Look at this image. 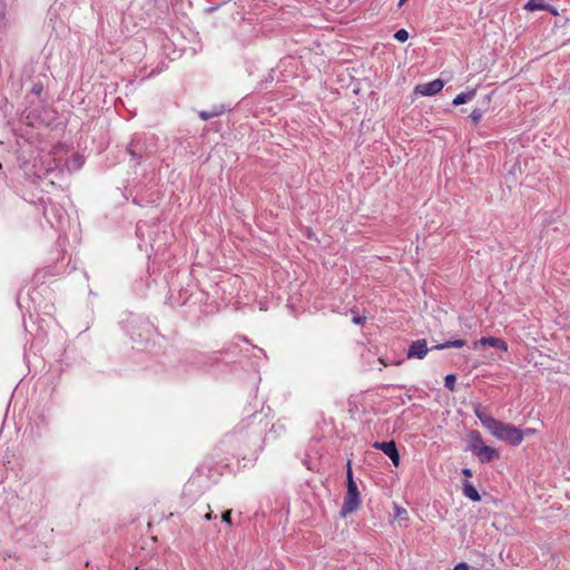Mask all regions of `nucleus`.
<instances>
[{
	"label": "nucleus",
	"mask_w": 570,
	"mask_h": 570,
	"mask_svg": "<svg viewBox=\"0 0 570 570\" xmlns=\"http://www.w3.org/2000/svg\"><path fill=\"white\" fill-rule=\"evenodd\" d=\"M266 425L262 422V419L258 420L257 414H253L236 426L234 438L237 442L244 443L246 449L240 453L243 459L248 456V460H256L257 454L263 450V435Z\"/></svg>",
	"instance_id": "f257e3e1"
},
{
	"label": "nucleus",
	"mask_w": 570,
	"mask_h": 570,
	"mask_svg": "<svg viewBox=\"0 0 570 570\" xmlns=\"http://www.w3.org/2000/svg\"><path fill=\"white\" fill-rule=\"evenodd\" d=\"M475 415L482 425L498 440L512 446H517L522 443L524 439V432L522 430L510 423L499 421L481 410H476Z\"/></svg>",
	"instance_id": "f03ea898"
},
{
	"label": "nucleus",
	"mask_w": 570,
	"mask_h": 570,
	"mask_svg": "<svg viewBox=\"0 0 570 570\" xmlns=\"http://www.w3.org/2000/svg\"><path fill=\"white\" fill-rule=\"evenodd\" d=\"M361 504L360 492L357 489V484L354 481L353 472L351 468V462H347V473H346V493L344 497V501L341 508V515L346 517L353 512H355Z\"/></svg>",
	"instance_id": "7ed1b4c3"
},
{
	"label": "nucleus",
	"mask_w": 570,
	"mask_h": 570,
	"mask_svg": "<svg viewBox=\"0 0 570 570\" xmlns=\"http://www.w3.org/2000/svg\"><path fill=\"white\" fill-rule=\"evenodd\" d=\"M43 216L53 228H59L66 217V210L58 204L50 202L43 206Z\"/></svg>",
	"instance_id": "20e7f679"
},
{
	"label": "nucleus",
	"mask_w": 570,
	"mask_h": 570,
	"mask_svg": "<svg viewBox=\"0 0 570 570\" xmlns=\"http://www.w3.org/2000/svg\"><path fill=\"white\" fill-rule=\"evenodd\" d=\"M127 151L136 164H140L146 151V142L144 137L140 135H135L127 147Z\"/></svg>",
	"instance_id": "39448f33"
},
{
	"label": "nucleus",
	"mask_w": 570,
	"mask_h": 570,
	"mask_svg": "<svg viewBox=\"0 0 570 570\" xmlns=\"http://www.w3.org/2000/svg\"><path fill=\"white\" fill-rule=\"evenodd\" d=\"M468 450L471 451L481 463H489L499 456V453L494 448L488 445H468Z\"/></svg>",
	"instance_id": "423d86ee"
},
{
	"label": "nucleus",
	"mask_w": 570,
	"mask_h": 570,
	"mask_svg": "<svg viewBox=\"0 0 570 570\" xmlns=\"http://www.w3.org/2000/svg\"><path fill=\"white\" fill-rule=\"evenodd\" d=\"M429 351H433L432 347H428V342L424 338L413 341L407 351H406V357L409 360L417 358L423 360Z\"/></svg>",
	"instance_id": "0eeeda50"
},
{
	"label": "nucleus",
	"mask_w": 570,
	"mask_h": 570,
	"mask_svg": "<svg viewBox=\"0 0 570 570\" xmlns=\"http://www.w3.org/2000/svg\"><path fill=\"white\" fill-rule=\"evenodd\" d=\"M373 448L381 450L384 454H386L394 466H399L400 464V453L396 448L395 441L391 440L387 442H375Z\"/></svg>",
	"instance_id": "6e6552de"
},
{
	"label": "nucleus",
	"mask_w": 570,
	"mask_h": 570,
	"mask_svg": "<svg viewBox=\"0 0 570 570\" xmlns=\"http://www.w3.org/2000/svg\"><path fill=\"white\" fill-rule=\"evenodd\" d=\"M444 87L441 79H434L430 82L421 83L415 87V92L422 96H433L440 92Z\"/></svg>",
	"instance_id": "1a4fd4ad"
},
{
	"label": "nucleus",
	"mask_w": 570,
	"mask_h": 570,
	"mask_svg": "<svg viewBox=\"0 0 570 570\" xmlns=\"http://www.w3.org/2000/svg\"><path fill=\"white\" fill-rule=\"evenodd\" d=\"M478 344H480L482 346H491V347H494V348H498V350H501L504 352L508 351L507 342L499 337H493V336L482 337L478 342H475V345H478Z\"/></svg>",
	"instance_id": "9d476101"
},
{
	"label": "nucleus",
	"mask_w": 570,
	"mask_h": 570,
	"mask_svg": "<svg viewBox=\"0 0 570 570\" xmlns=\"http://www.w3.org/2000/svg\"><path fill=\"white\" fill-rule=\"evenodd\" d=\"M524 9L531 12L535 10H547L552 14H557V11L546 4L544 0H528V2L524 4Z\"/></svg>",
	"instance_id": "9b49d317"
},
{
	"label": "nucleus",
	"mask_w": 570,
	"mask_h": 570,
	"mask_svg": "<svg viewBox=\"0 0 570 570\" xmlns=\"http://www.w3.org/2000/svg\"><path fill=\"white\" fill-rule=\"evenodd\" d=\"M462 491H463L464 497H466L471 501H473V502L481 501V497H480L478 490L475 489V487L471 482L465 481L463 483Z\"/></svg>",
	"instance_id": "f8f14e48"
},
{
	"label": "nucleus",
	"mask_w": 570,
	"mask_h": 570,
	"mask_svg": "<svg viewBox=\"0 0 570 570\" xmlns=\"http://www.w3.org/2000/svg\"><path fill=\"white\" fill-rule=\"evenodd\" d=\"M225 112V107L224 106H214L210 110H202L199 111V117L203 119V120H208V119H212L214 117H218L220 115H223Z\"/></svg>",
	"instance_id": "ddd939ff"
},
{
	"label": "nucleus",
	"mask_w": 570,
	"mask_h": 570,
	"mask_svg": "<svg viewBox=\"0 0 570 570\" xmlns=\"http://www.w3.org/2000/svg\"><path fill=\"white\" fill-rule=\"evenodd\" d=\"M465 344H466V342L464 340L458 338V340L446 341V342L441 343V344H436V345L432 346V350H439L440 351V350H445V348H450V347L461 348Z\"/></svg>",
	"instance_id": "4468645a"
},
{
	"label": "nucleus",
	"mask_w": 570,
	"mask_h": 570,
	"mask_svg": "<svg viewBox=\"0 0 570 570\" xmlns=\"http://www.w3.org/2000/svg\"><path fill=\"white\" fill-rule=\"evenodd\" d=\"M474 96H475V90H470V91H466V92H461V94H459L453 99L452 102H453L454 106L463 105V104L469 102L470 100H472Z\"/></svg>",
	"instance_id": "2eb2a0df"
},
{
	"label": "nucleus",
	"mask_w": 570,
	"mask_h": 570,
	"mask_svg": "<svg viewBox=\"0 0 570 570\" xmlns=\"http://www.w3.org/2000/svg\"><path fill=\"white\" fill-rule=\"evenodd\" d=\"M469 444L468 445H483V440L479 431H471L468 435Z\"/></svg>",
	"instance_id": "dca6fc26"
},
{
	"label": "nucleus",
	"mask_w": 570,
	"mask_h": 570,
	"mask_svg": "<svg viewBox=\"0 0 570 570\" xmlns=\"http://www.w3.org/2000/svg\"><path fill=\"white\" fill-rule=\"evenodd\" d=\"M485 111H487V107L485 108H475L472 110V112L470 114L469 117L474 125H478L480 122V120L482 119Z\"/></svg>",
	"instance_id": "f3484780"
},
{
	"label": "nucleus",
	"mask_w": 570,
	"mask_h": 570,
	"mask_svg": "<svg viewBox=\"0 0 570 570\" xmlns=\"http://www.w3.org/2000/svg\"><path fill=\"white\" fill-rule=\"evenodd\" d=\"M83 164V158L80 155H76L72 159L67 161V166L69 169H79Z\"/></svg>",
	"instance_id": "a211bd4d"
},
{
	"label": "nucleus",
	"mask_w": 570,
	"mask_h": 570,
	"mask_svg": "<svg viewBox=\"0 0 570 570\" xmlns=\"http://www.w3.org/2000/svg\"><path fill=\"white\" fill-rule=\"evenodd\" d=\"M455 383H456V376L454 374H448L444 377V386L448 390L454 391L455 390Z\"/></svg>",
	"instance_id": "6ab92c4d"
},
{
	"label": "nucleus",
	"mask_w": 570,
	"mask_h": 570,
	"mask_svg": "<svg viewBox=\"0 0 570 570\" xmlns=\"http://www.w3.org/2000/svg\"><path fill=\"white\" fill-rule=\"evenodd\" d=\"M394 39L400 42H405L409 39V32L405 29H399L394 33Z\"/></svg>",
	"instance_id": "aec40b11"
},
{
	"label": "nucleus",
	"mask_w": 570,
	"mask_h": 570,
	"mask_svg": "<svg viewBox=\"0 0 570 570\" xmlns=\"http://www.w3.org/2000/svg\"><path fill=\"white\" fill-rule=\"evenodd\" d=\"M407 517V511L400 507V505H394V518H397V519H406Z\"/></svg>",
	"instance_id": "412c9836"
},
{
	"label": "nucleus",
	"mask_w": 570,
	"mask_h": 570,
	"mask_svg": "<svg viewBox=\"0 0 570 570\" xmlns=\"http://www.w3.org/2000/svg\"><path fill=\"white\" fill-rule=\"evenodd\" d=\"M222 520L227 524H232V510L225 511L222 515Z\"/></svg>",
	"instance_id": "4be33fe9"
},
{
	"label": "nucleus",
	"mask_w": 570,
	"mask_h": 570,
	"mask_svg": "<svg viewBox=\"0 0 570 570\" xmlns=\"http://www.w3.org/2000/svg\"><path fill=\"white\" fill-rule=\"evenodd\" d=\"M452 570H469V566L465 562H460Z\"/></svg>",
	"instance_id": "5701e85b"
},
{
	"label": "nucleus",
	"mask_w": 570,
	"mask_h": 570,
	"mask_svg": "<svg viewBox=\"0 0 570 570\" xmlns=\"http://www.w3.org/2000/svg\"><path fill=\"white\" fill-rule=\"evenodd\" d=\"M364 321H365V318H364V317H362V316H358V315H355V316L353 317V322H354L355 324H358V325H360V324H363V323H364Z\"/></svg>",
	"instance_id": "b1692460"
},
{
	"label": "nucleus",
	"mask_w": 570,
	"mask_h": 570,
	"mask_svg": "<svg viewBox=\"0 0 570 570\" xmlns=\"http://www.w3.org/2000/svg\"><path fill=\"white\" fill-rule=\"evenodd\" d=\"M462 473H463L465 476H468V478H471V476H472V470H471V469H469V468H464V469L462 470Z\"/></svg>",
	"instance_id": "393cba45"
},
{
	"label": "nucleus",
	"mask_w": 570,
	"mask_h": 570,
	"mask_svg": "<svg viewBox=\"0 0 570 570\" xmlns=\"http://www.w3.org/2000/svg\"><path fill=\"white\" fill-rule=\"evenodd\" d=\"M205 519H206V520L216 519V515H214L213 511H208V512L205 514Z\"/></svg>",
	"instance_id": "a878e982"
},
{
	"label": "nucleus",
	"mask_w": 570,
	"mask_h": 570,
	"mask_svg": "<svg viewBox=\"0 0 570 570\" xmlns=\"http://www.w3.org/2000/svg\"><path fill=\"white\" fill-rule=\"evenodd\" d=\"M277 428H283V425L282 424H274V425H272L271 432H276Z\"/></svg>",
	"instance_id": "bb28decb"
},
{
	"label": "nucleus",
	"mask_w": 570,
	"mask_h": 570,
	"mask_svg": "<svg viewBox=\"0 0 570 570\" xmlns=\"http://www.w3.org/2000/svg\"><path fill=\"white\" fill-rule=\"evenodd\" d=\"M406 0H400L399 3H397V7L401 8L404 3H405Z\"/></svg>",
	"instance_id": "cd10ccee"
},
{
	"label": "nucleus",
	"mask_w": 570,
	"mask_h": 570,
	"mask_svg": "<svg viewBox=\"0 0 570 570\" xmlns=\"http://www.w3.org/2000/svg\"><path fill=\"white\" fill-rule=\"evenodd\" d=\"M523 432H524V435H525V434H531V433H533V430H531V429H527V430H525V431H523Z\"/></svg>",
	"instance_id": "c85d7f7f"
},
{
	"label": "nucleus",
	"mask_w": 570,
	"mask_h": 570,
	"mask_svg": "<svg viewBox=\"0 0 570 570\" xmlns=\"http://www.w3.org/2000/svg\"><path fill=\"white\" fill-rule=\"evenodd\" d=\"M140 229H141V224H140V223H138V224H137V233H139V232H140Z\"/></svg>",
	"instance_id": "c756f323"
}]
</instances>
